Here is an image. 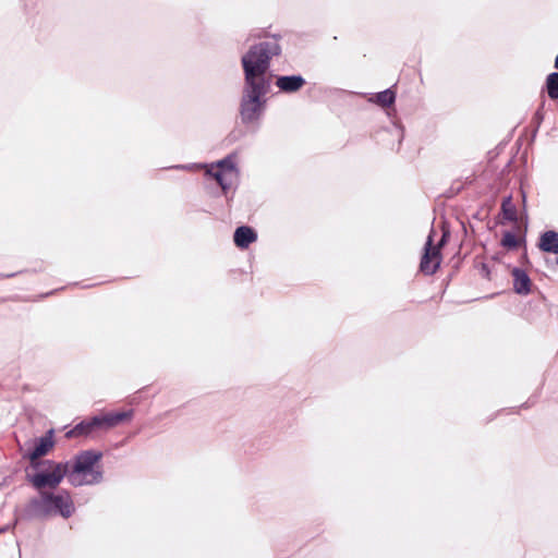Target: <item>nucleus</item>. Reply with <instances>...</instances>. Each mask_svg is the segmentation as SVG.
Listing matches in <instances>:
<instances>
[{"mask_svg": "<svg viewBox=\"0 0 558 558\" xmlns=\"http://www.w3.org/2000/svg\"><path fill=\"white\" fill-rule=\"evenodd\" d=\"M280 53L276 38L254 45L242 57L245 87L241 102V117L246 123L257 120L264 107L263 97L268 93L270 81L266 77L270 59Z\"/></svg>", "mask_w": 558, "mask_h": 558, "instance_id": "obj_1", "label": "nucleus"}, {"mask_svg": "<svg viewBox=\"0 0 558 558\" xmlns=\"http://www.w3.org/2000/svg\"><path fill=\"white\" fill-rule=\"evenodd\" d=\"M101 453L86 450L78 453L74 460L68 462L66 477L73 486L94 485L102 480V471L99 466Z\"/></svg>", "mask_w": 558, "mask_h": 558, "instance_id": "obj_2", "label": "nucleus"}, {"mask_svg": "<svg viewBox=\"0 0 558 558\" xmlns=\"http://www.w3.org/2000/svg\"><path fill=\"white\" fill-rule=\"evenodd\" d=\"M29 511L37 517H47L59 513L63 518H69L74 512V504L68 492L58 494L40 492L37 499L29 502Z\"/></svg>", "mask_w": 558, "mask_h": 558, "instance_id": "obj_3", "label": "nucleus"}, {"mask_svg": "<svg viewBox=\"0 0 558 558\" xmlns=\"http://www.w3.org/2000/svg\"><path fill=\"white\" fill-rule=\"evenodd\" d=\"M132 416V410L94 416L90 420H86L77 424L74 428L69 430L65 436L68 438H72L80 435H89L96 429H109L124 421L131 420Z\"/></svg>", "mask_w": 558, "mask_h": 558, "instance_id": "obj_4", "label": "nucleus"}, {"mask_svg": "<svg viewBox=\"0 0 558 558\" xmlns=\"http://www.w3.org/2000/svg\"><path fill=\"white\" fill-rule=\"evenodd\" d=\"M198 167L204 168L205 174L215 179L225 193H227L239 179V171L232 156H228L216 163L201 165Z\"/></svg>", "mask_w": 558, "mask_h": 558, "instance_id": "obj_5", "label": "nucleus"}, {"mask_svg": "<svg viewBox=\"0 0 558 558\" xmlns=\"http://www.w3.org/2000/svg\"><path fill=\"white\" fill-rule=\"evenodd\" d=\"M49 468L34 475H28L29 483L37 489L56 488L68 473V463L48 462Z\"/></svg>", "mask_w": 558, "mask_h": 558, "instance_id": "obj_6", "label": "nucleus"}, {"mask_svg": "<svg viewBox=\"0 0 558 558\" xmlns=\"http://www.w3.org/2000/svg\"><path fill=\"white\" fill-rule=\"evenodd\" d=\"M433 234L432 230L428 234L427 241L424 245V254L421 259L420 269L425 275H433L439 268L441 263V253L440 247L445 242V234L442 239L437 245L433 244Z\"/></svg>", "mask_w": 558, "mask_h": 558, "instance_id": "obj_7", "label": "nucleus"}, {"mask_svg": "<svg viewBox=\"0 0 558 558\" xmlns=\"http://www.w3.org/2000/svg\"><path fill=\"white\" fill-rule=\"evenodd\" d=\"M53 430L50 429L45 436L36 439L34 448L29 450L25 456L31 461L32 465H37V460L47 454L53 447Z\"/></svg>", "mask_w": 558, "mask_h": 558, "instance_id": "obj_8", "label": "nucleus"}, {"mask_svg": "<svg viewBox=\"0 0 558 558\" xmlns=\"http://www.w3.org/2000/svg\"><path fill=\"white\" fill-rule=\"evenodd\" d=\"M513 277V289L519 294H529L531 291V279L527 274L520 269L513 268L512 271Z\"/></svg>", "mask_w": 558, "mask_h": 558, "instance_id": "obj_9", "label": "nucleus"}, {"mask_svg": "<svg viewBox=\"0 0 558 558\" xmlns=\"http://www.w3.org/2000/svg\"><path fill=\"white\" fill-rule=\"evenodd\" d=\"M256 239L257 235L255 231L246 226L239 227L233 236L235 245L240 248H247Z\"/></svg>", "mask_w": 558, "mask_h": 558, "instance_id": "obj_10", "label": "nucleus"}, {"mask_svg": "<svg viewBox=\"0 0 558 558\" xmlns=\"http://www.w3.org/2000/svg\"><path fill=\"white\" fill-rule=\"evenodd\" d=\"M304 84L305 81L301 75L280 76L276 82V85L279 87V89L286 93L296 92Z\"/></svg>", "mask_w": 558, "mask_h": 558, "instance_id": "obj_11", "label": "nucleus"}, {"mask_svg": "<svg viewBox=\"0 0 558 558\" xmlns=\"http://www.w3.org/2000/svg\"><path fill=\"white\" fill-rule=\"evenodd\" d=\"M538 247L546 253L558 254V232L546 231L539 238Z\"/></svg>", "mask_w": 558, "mask_h": 558, "instance_id": "obj_12", "label": "nucleus"}, {"mask_svg": "<svg viewBox=\"0 0 558 558\" xmlns=\"http://www.w3.org/2000/svg\"><path fill=\"white\" fill-rule=\"evenodd\" d=\"M396 94L390 88L377 93L371 97V101H375L377 105L381 107H389L395 102Z\"/></svg>", "mask_w": 558, "mask_h": 558, "instance_id": "obj_13", "label": "nucleus"}, {"mask_svg": "<svg viewBox=\"0 0 558 558\" xmlns=\"http://www.w3.org/2000/svg\"><path fill=\"white\" fill-rule=\"evenodd\" d=\"M501 210L505 219L511 222H515L518 220L517 208L511 196H508L502 201Z\"/></svg>", "mask_w": 558, "mask_h": 558, "instance_id": "obj_14", "label": "nucleus"}, {"mask_svg": "<svg viewBox=\"0 0 558 558\" xmlns=\"http://www.w3.org/2000/svg\"><path fill=\"white\" fill-rule=\"evenodd\" d=\"M546 89L550 99H558V73H550L546 78Z\"/></svg>", "mask_w": 558, "mask_h": 558, "instance_id": "obj_15", "label": "nucleus"}, {"mask_svg": "<svg viewBox=\"0 0 558 558\" xmlns=\"http://www.w3.org/2000/svg\"><path fill=\"white\" fill-rule=\"evenodd\" d=\"M501 244L506 248L512 250L518 246L519 242L517 236L512 232H506L502 236Z\"/></svg>", "mask_w": 558, "mask_h": 558, "instance_id": "obj_16", "label": "nucleus"}, {"mask_svg": "<svg viewBox=\"0 0 558 558\" xmlns=\"http://www.w3.org/2000/svg\"><path fill=\"white\" fill-rule=\"evenodd\" d=\"M555 68L558 69V56L556 57V60H555Z\"/></svg>", "mask_w": 558, "mask_h": 558, "instance_id": "obj_17", "label": "nucleus"}, {"mask_svg": "<svg viewBox=\"0 0 558 558\" xmlns=\"http://www.w3.org/2000/svg\"><path fill=\"white\" fill-rule=\"evenodd\" d=\"M557 264H558V258H557Z\"/></svg>", "mask_w": 558, "mask_h": 558, "instance_id": "obj_18", "label": "nucleus"}]
</instances>
